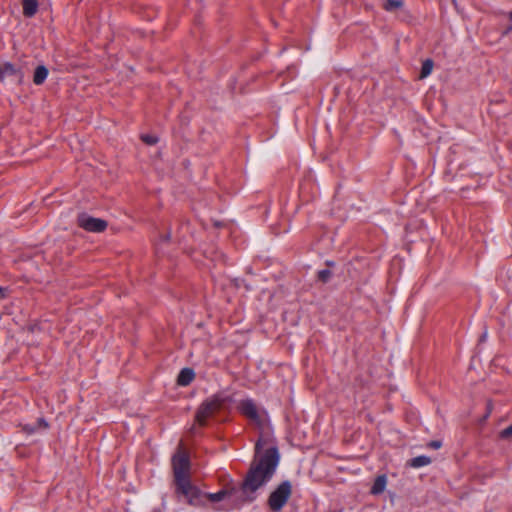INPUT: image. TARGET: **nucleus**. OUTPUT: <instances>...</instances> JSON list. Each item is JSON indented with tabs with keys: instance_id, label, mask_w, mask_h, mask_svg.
Wrapping results in <instances>:
<instances>
[{
	"instance_id": "nucleus-18",
	"label": "nucleus",
	"mask_w": 512,
	"mask_h": 512,
	"mask_svg": "<svg viewBox=\"0 0 512 512\" xmlns=\"http://www.w3.org/2000/svg\"><path fill=\"white\" fill-rule=\"evenodd\" d=\"M512 436V424L501 431L502 438H508Z\"/></svg>"
},
{
	"instance_id": "nucleus-20",
	"label": "nucleus",
	"mask_w": 512,
	"mask_h": 512,
	"mask_svg": "<svg viewBox=\"0 0 512 512\" xmlns=\"http://www.w3.org/2000/svg\"><path fill=\"white\" fill-rule=\"evenodd\" d=\"M442 446V443L440 441L434 440L428 443V447L432 449H439Z\"/></svg>"
},
{
	"instance_id": "nucleus-10",
	"label": "nucleus",
	"mask_w": 512,
	"mask_h": 512,
	"mask_svg": "<svg viewBox=\"0 0 512 512\" xmlns=\"http://www.w3.org/2000/svg\"><path fill=\"white\" fill-rule=\"evenodd\" d=\"M49 71L46 66L38 65L33 74V82L35 85H42L47 79Z\"/></svg>"
},
{
	"instance_id": "nucleus-14",
	"label": "nucleus",
	"mask_w": 512,
	"mask_h": 512,
	"mask_svg": "<svg viewBox=\"0 0 512 512\" xmlns=\"http://www.w3.org/2000/svg\"><path fill=\"white\" fill-rule=\"evenodd\" d=\"M434 62L432 59H426L422 63L421 71H420V79H424L428 77L433 70Z\"/></svg>"
},
{
	"instance_id": "nucleus-12",
	"label": "nucleus",
	"mask_w": 512,
	"mask_h": 512,
	"mask_svg": "<svg viewBox=\"0 0 512 512\" xmlns=\"http://www.w3.org/2000/svg\"><path fill=\"white\" fill-rule=\"evenodd\" d=\"M22 7L24 16L32 17L37 12L38 2L36 0H23Z\"/></svg>"
},
{
	"instance_id": "nucleus-17",
	"label": "nucleus",
	"mask_w": 512,
	"mask_h": 512,
	"mask_svg": "<svg viewBox=\"0 0 512 512\" xmlns=\"http://www.w3.org/2000/svg\"><path fill=\"white\" fill-rule=\"evenodd\" d=\"M331 277V271L328 269H323L318 272V279L322 281L323 283H326L329 281Z\"/></svg>"
},
{
	"instance_id": "nucleus-7",
	"label": "nucleus",
	"mask_w": 512,
	"mask_h": 512,
	"mask_svg": "<svg viewBox=\"0 0 512 512\" xmlns=\"http://www.w3.org/2000/svg\"><path fill=\"white\" fill-rule=\"evenodd\" d=\"M239 412L249 419L253 424L257 427L263 426V418L261 416L260 410L253 399L247 398L243 399L238 403L237 406Z\"/></svg>"
},
{
	"instance_id": "nucleus-19",
	"label": "nucleus",
	"mask_w": 512,
	"mask_h": 512,
	"mask_svg": "<svg viewBox=\"0 0 512 512\" xmlns=\"http://www.w3.org/2000/svg\"><path fill=\"white\" fill-rule=\"evenodd\" d=\"M37 429H40V428H47L48 427V423L45 421L44 418H39L36 423H35Z\"/></svg>"
},
{
	"instance_id": "nucleus-4",
	"label": "nucleus",
	"mask_w": 512,
	"mask_h": 512,
	"mask_svg": "<svg viewBox=\"0 0 512 512\" xmlns=\"http://www.w3.org/2000/svg\"><path fill=\"white\" fill-rule=\"evenodd\" d=\"M292 495V483L289 480L280 482L271 491L267 499V505L272 512H280L288 503Z\"/></svg>"
},
{
	"instance_id": "nucleus-13",
	"label": "nucleus",
	"mask_w": 512,
	"mask_h": 512,
	"mask_svg": "<svg viewBox=\"0 0 512 512\" xmlns=\"http://www.w3.org/2000/svg\"><path fill=\"white\" fill-rule=\"evenodd\" d=\"M430 463H431V459L425 455H420V456L414 457L409 461V465L413 468L424 467Z\"/></svg>"
},
{
	"instance_id": "nucleus-5",
	"label": "nucleus",
	"mask_w": 512,
	"mask_h": 512,
	"mask_svg": "<svg viewBox=\"0 0 512 512\" xmlns=\"http://www.w3.org/2000/svg\"><path fill=\"white\" fill-rule=\"evenodd\" d=\"M190 468L189 454L182 447H179L172 457L173 483L191 478Z\"/></svg>"
},
{
	"instance_id": "nucleus-9",
	"label": "nucleus",
	"mask_w": 512,
	"mask_h": 512,
	"mask_svg": "<svg viewBox=\"0 0 512 512\" xmlns=\"http://www.w3.org/2000/svg\"><path fill=\"white\" fill-rule=\"evenodd\" d=\"M195 378V373L191 368H183L177 377V384L180 386H188Z\"/></svg>"
},
{
	"instance_id": "nucleus-21",
	"label": "nucleus",
	"mask_w": 512,
	"mask_h": 512,
	"mask_svg": "<svg viewBox=\"0 0 512 512\" xmlns=\"http://www.w3.org/2000/svg\"><path fill=\"white\" fill-rule=\"evenodd\" d=\"M25 430H26L28 433L32 434V433L36 432L37 427H36V425H26V426H25Z\"/></svg>"
},
{
	"instance_id": "nucleus-2",
	"label": "nucleus",
	"mask_w": 512,
	"mask_h": 512,
	"mask_svg": "<svg viewBox=\"0 0 512 512\" xmlns=\"http://www.w3.org/2000/svg\"><path fill=\"white\" fill-rule=\"evenodd\" d=\"M228 400V397L223 393H216L205 399L195 413V423L190 429L191 433H197V426L206 427L209 418L218 413Z\"/></svg>"
},
{
	"instance_id": "nucleus-3",
	"label": "nucleus",
	"mask_w": 512,
	"mask_h": 512,
	"mask_svg": "<svg viewBox=\"0 0 512 512\" xmlns=\"http://www.w3.org/2000/svg\"><path fill=\"white\" fill-rule=\"evenodd\" d=\"M174 492L179 501H185L193 507L205 506V492L191 481V478L174 483Z\"/></svg>"
},
{
	"instance_id": "nucleus-16",
	"label": "nucleus",
	"mask_w": 512,
	"mask_h": 512,
	"mask_svg": "<svg viewBox=\"0 0 512 512\" xmlns=\"http://www.w3.org/2000/svg\"><path fill=\"white\" fill-rule=\"evenodd\" d=\"M141 140L148 145H154L158 142V138L150 134L141 135Z\"/></svg>"
},
{
	"instance_id": "nucleus-11",
	"label": "nucleus",
	"mask_w": 512,
	"mask_h": 512,
	"mask_svg": "<svg viewBox=\"0 0 512 512\" xmlns=\"http://www.w3.org/2000/svg\"><path fill=\"white\" fill-rule=\"evenodd\" d=\"M386 484H387V478L385 475L377 476L376 479L374 480L372 487H371V493L373 495L381 494L385 490Z\"/></svg>"
},
{
	"instance_id": "nucleus-8",
	"label": "nucleus",
	"mask_w": 512,
	"mask_h": 512,
	"mask_svg": "<svg viewBox=\"0 0 512 512\" xmlns=\"http://www.w3.org/2000/svg\"><path fill=\"white\" fill-rule=\"evenodd\" d=\"M78 226L82 229L93 232V233H101L106 230L108 224L107 221L92 217L86 213H81L77 217Z\"/></svg>"
},
{
	"instance_id": "nucleus-1",
	"label": "nucleus",
	"mask_w": 512,
	"mask_h": 512,
	"mask_svg": "<svg viewBox=\"0 0 512 512\" xmlns=\"http://www.w3.org/2000/svg\"><path fill=\"white\" fill-rule=\"evenodd\" d=\"M262 437L255 444L254 457L249 469L239 486L233 482L228 483L216 493L205 492V505L207 502L216 503L227 497L240 494L242 502L251 503L257 498V491L271 481L280 462V454L277 446L269 445Z\"/></svg>"
},
{
	"instance_id": "nucleus-22",
	"label": "nucleus",
	"mask_w": 512,
	"mask_h": 512,
	"mask_svg": "<svg viewBox=\"0 0 512 512\" xmlns=\"http://www.w3.org/2000/svg\"><path fill=\"white\" fill-rule=\"evenodd\" d=\"M5 291H6V289L0 287V297L1 298L5 297Z\"/></svg>"
},
{
	"instance_id": "nucleus-15",
	"label": "nucleus",
	"mask_w": 512,
	"mask_h": 512,
	"mask_svg": "<svg viewBox=\"0 0 512 512\" xmlns=\"http://www.w3.org/2000/svg\"><path fill=\"white\" fill-rule=\"evenodd\" d=\"M404 6V2L402 0H385L383 4V9L387 12H393L397 9H400Z\"/></svg>"
},
{
	"instance_id": "nucleus-6",
	"label": "nucleus",
	"mask_w": 512,
	"mask_h": 512,
	"mask_svg": "<svg viewBox=\"0 0 512 512\" xmlns=\"http://www.w3.org/2000/svg\"><path fill=\"white\" fill-rule=\"evenodd\" d=\"M26 70L23 65L3 62L0 64V79L9 78L13 83L21 85L24 82Z\"/></svg>"
},
{
	"instance_id": "nucleus-23",
	"label": "nucleus",
	"mask_w": 512,
	"mask_h": 512,
	"mask_svg": "<svg viewBox=\"0 0 512 512\" xmlns=\"http://www.w3.org/2000/svg\"><path fill=\"white\" fill-rule=\"evenodd\" d=\"M509 19L512 21V11L509 13Z\"/></svg>"
}]
</instances>
